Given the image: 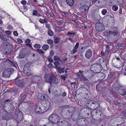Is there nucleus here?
<instances>
[{
    "label": "nucleus",
    "instance_id": "nucleus-34",
    "mask_svg": "<svg viewBox=\"0 0 126 126\" xmlns=\"http://www.w3.org/2000/svg\"><path fill=\"white\" fill-rule=\"evenodd\" d=\"M76 32H68L67 34L70 36V37H73L74 35H76Z\"/></svg>",
    "mask_w": 126,
    "mask_h": 126
},
{
    "label": "nucleus",
    "instance_id": "nucleus-61",
    "mask_svg": "<svg viewBox=\"0 0 126 126\" xmlns=\"http://www.w3.org/2000/svg\"><path fill=\"white\" fill-rule=\"evenodd\" d=\"M11 31H5V33L8 35L10 34H11Z\"/></svg>",
    "mask_w": 126,
    "mask_h": 126
},
{
    "label": "nucleus",
    "instance_id": "nucleus-21",
    "mask_svg": "<svg viewBox=\"0 0 126 126\" xmlns=\"http://www.w3.org/2000/svg\"><path fill=\"white\" fill-rule=\"evenodd\" d=\"M26 65L24 66L23 71L24 73L28 76H29L32 74L31 71L28 68L26 67Z\"/></svg>",
    "mask_w": 126,
    "mask_h": 126
},
{
    "label": "nucleus",
    "instance_id": "nucleus-5",
    "mask_svg": "<svg viewBox=\"0 0 126 126\" xmlns=\"http://www.w3.org/2000/svg\"><path fill=\"white\" fill-rule=\"evenodd\" d=\"M3 53L6 55H8L10 53L13 49V45L8 43H4L3 44Z\"/></svg>",
    "mask_w": 126,
    "mask_h": 126
},
{
    "label": "nucleus",
    "instance_id": "nucleus-55",
    "mask_svg": "<svg viewBox=\"0 0 126 126\" xmlns=\"http://www.w3.org/2000/svg\"><path fill=\"white\" fill-rule=\"evenodd\" d=\"M82 79L85 81L88 80L87 79H86L84 76H83V77H81V79Z\"/></svg>",
    "mask_w": 126,
    "mask_h": 126
},
{
    "label": "nucleus",
    "instance_id": "nucleus-64",
    "mask_svg": "<svg viewBox=\"0 0 126 126\" xmlns=\"http://www.w3.org/2000/svg\"><path fill=\"white\" fill-rule=\"evenodd\" d=\"M31 57H34L35 56V54L33 53H31L29 54V55Z\"/></svg>",
    "mask_w": 126,
    "mask_h": 126
},
{
    "label": "nucleus",
    "instance_id": "nucleus-49",
    "mask_svg": "<svg viewBox=\"0 0 126 126\" xmlns=\"http://www.w3.org/2000/svg\"><path fill=\"white\" fill-rule=\"evenodd\" d=\"M26 97V95H24L23 96H22V98L20 99L19 100V101L20 103H21V102H22L25 99V98Z\"/></svg>",
    "mask_w": 126,
    "mask_h": 126
},
{
    "label": "nucleus",
    "instance_id": "nucleus-14",
    "mask_svg": "<svg viewBox=\"0 0 126 126\" xmlns=\"http://www.w3.org/2000/svg\"><path fill=\"white\" fill-rule=\"evenodd\" d=\"M115 89L119 94L122 96L126 95V91L124 89H121V87H116Z\"/></svg>",
    "mask_w": 126,
    "mask_h": 126
},
{
    "label": "nucleus",
    "instance_id": "nucleus-42",
    "mask_svg": "<svg viewBox=\"0 0 126 126\" xmlns=\"http://www.w3.org/2000/svg\"><path fill=\"white\" fill-rule=\"evenodd\" d=\"M107 13V10L106 9H104L101 11V13L102 15H105Z\"/></svg>",
    "mask_w": 126,
    "mask_h": 126
},
{
    "label": "nucleus",
    "instance_id": "nucleus-45",
    "mask_svg": "<svg viewBox=\"0 0 126 126\" xmlns=\"http://www.w3.org/2000/svg\"><path fill=\"white\" fill-rule=\"evenodd\" d=\"M32 14L34 16H37L38 15L37 11L36 10H33L32 11Z\"/></svg>",
    "mask_w": 126,
    "mask_h": 126
},
{
    "label": "nucleus",
    "instance_id": "nucleus-29",
    "mask_svg": "<svg viewBox=\"0 0 126 126\" xmlns=\"http://www.w3.org/2000/svg\"><path fill=\"white\" fill-rule=\"evenodd\" d=\"M0 38L1 40L4 41H7L8 40L6 36L3 34H0Z\"/></svg>",
    "mask_w": 126,
    "mask_h": 126
},
{
    "label": "nucleus",
    "instance_id": "nucleus-31",
    "mask_svg": "<svg viewBox=\"0 0 126 126\" xmlns=\"http://www.w3.org/2000/svg\"><path fill=\"white\" fill-rule=\"evenodd\" d=\"M39 21L41 23L44 24V23H46L47 22V21L46 18H45L44 19H39Z\"/></svg>",
    "mask_w": 126,
    "mask_h": 126
},
{
    "label": "nucleus",
    "instance_id": "nucleus-17",
    "mask_svg": "<svg viewBox=\"0 0 126 126\" xmlns=\"http://www.w3.org/2000/svg\"><path fill=\"white\" fill-rule=\"evenodd\" d=\"M100 68V65L99 64L95 63L91 66L90 68L91 70L96 71L97 72V71Z\"/></svg>",
    "mask_w": 126,
    "mask_h": 126
},
{
    "label": "nucleus",
    "instance_id": "nucleus-3",
    "mask_svg": "<svg viewBox=\"0 0 126 126\" xmlns=\"http://www.w3.org/2000/svg\"><path fill=\"white\" fill-rule=\"evenodd\" d=\"M47 77L45 78V81L51 84L52 83L55 84H58L60 82V80L57 79L56 76L53 75H47Z\"/></svg>",
    "mask_w": 126,
    "mask_h": 126
},
{
    "label": "nucleus",
    "instance_id": "nucleus-23",
    "mask_svg": "<svg viewBox=\"0 0 126 126\" xmlns=\"http://www.w3.org/2000/svg\"><path fill=\"white\" fill-rule=\"evenodd\" d=\"M89 7L88 6L84 5L82 6L80 9L82 12H86L87 11L88 12L89 9Z\"/></svg>",
    "mask_w": 126,
    "mask_h": 126
},
{
    "label": "nucleus",
    "instance_id": "nucleus-43",
    "mask_svg": "<svg viewBox=\"0 0 126 126\" xmlns=\"http://www.w3.org/2000/svg\"><path fill=\"white\" fill-rule=\"evenodd\" d=\"M36 51L38 52L39 54H43L44 53V52L42 49H37L36 50Z\"/></svg>",
    "mask_w": 126,
    "mask_h": 126
},
{
    "label": "nucleus",
    "instance_id": "nucleus-44",
    "mask_svg": "<svg viewBox=\"0 0 126 126\" xmlns=\"http://www.w3.org/2000/svg\"><path fill=\"white\" fill-rule=\"evenodd\" d=\"M47 43L49 44H52L53 43V41L51 39H47Z\"/></svg>",
    "mask_w": 126,
    "mask_h": 126
},
{
    "label": "nucleus",
    "instance_id": "nucleus-4",
    "mask_svg": "<svg viewBox=\"0 0 126 126\" xmlns=\"http://www.w3.org/2000/svg\"><path fill=\"white\" fill-rule=\"evenodd\" d=\"M91 115L93 118L97 120L102 119L103 116V114L102 112L99 110H94L92 111Z\"/></svg>",
    "mask_w": 126,
    "mask_h": 126
},
{
    "label": "nucleus",
    "instance_id": "nucleus-2",
    "mask_svg": "<svg viewBox=\"0 0 126 126\" xmlns=\"http://www.w3.org/2000/svg\"><path fill=\"white\" fill-rule=\"evenodd\" d=\"M43 106H37L35 109V111L37 113L41 114L47 111L49 108L50 105L49 102L47 101L45 102Z\"/></svg>",
    "mask_w": 126,
    "mask_h": 126
},
{
    "label": "nucleus",
    "instance_id": "nucleus-25",
    "mask_svg": "<svg viewBox=\"0 0 126 126\" xmlns=\"http://www.w3.org/2000/svg\"><path fill=\"white\" fill-rule=\"evenodd\" d=\"M83 71L79 70L78 73H76V75L79 79H80L84 76L83 74Z\"/></svg>",
    "mask_w": 126,
    "mask_h": 126
},
{
    "label": "nucleus",
    "instance_id": "nucleus-52",
    "mask_svg": "<svg viewBox=\"0 0 126 126\" xmlns=\"http://www.w3.org/2000/svg\"><path fill=\"white\" fill-rule=\"evenodd\" d=\"M56 22L57 23V24L59 26L63 24L62 22L58 20H57Z\"/></svg>",
    "mask_w": 126,
    "mask_h": 126
},
{
    "label": "nucleus",
    "instance_id": "nucleus-20",
    "mask_svg": "<svg viewBox=\"0 0 126 126\" xmlns=\"http://www.w3.org/2000/svg\"><path fill=\"white\" fill-rule=\"evenodd\" d=\"M23 93H25V95H26L28 97L32 95V92L30 89H29L27 87H26L24 90Z\"/></svg>",
    "mask_w": 126,
    "mask_h": 126
},
{
    "label": "nucleus",
    "instance_id": "nucleus-46",
    "mask_svg": "<svg viewBox=\"0 0 126 126\" xmlns=\"http://www.w3.org/2000/svg\"><path fill=\"white\" fill-rule=\"evenodd\" d=\"M10 107L11 109V111H13V110L15 108V107L13 105L12 103H11L10 105Z\"/></svg>",
    "mask_w": 126,
    "mask_h": 126
},
{
    "label": "nucleus",
    "instance_id": "nucleus-36",
    "mask_svg": "<svg viewBox=\"0 0 126 126\" xmlns=\"http://www.w3.org/2000/svg\"><path fill=\"white\" fill-rule=\"evenodd\" d=\"M54 64L55 66V68L56 69L58 68L59 67L58 66H59L60 65V63L58 61H56L54 63Z\"/></svg>",
    "mask_w": 126,
    "mask_h": 126
},
{
    "label": "nucleus",
    "instance_id": "nucleus-26",
    "mask_svg": "<svg viewBox=\"0 0 126 126\" xmlns=\"http://www.w3.org/2000/svg\"><path fill=\"white\" fill-rule=\"evenodd\" d=\"M93 103V101H88L86 102L85 104V105L89 108H91L92 104Z\"/></svg>",
    "mask_w": 126,
    "mask_h": 126
},
{
    "label": "nucleus",
    "instance_id": "nucleus-24",
    "mask_svg": "<svg viewBox=\"0 0 126 126\" xmlns=\"http://www.w3.org/2000/svg\"><path fill=\"white\" fill-rule=\"evenodd\" d=\"M7 61L12 66H17L18 65L17 63L14 61H12L8 59L7 60Z\"/></svg>",
    "mask_w": 126,
    "mask_h": 126
},
{
    "label": "nucleus",
    "instance_id": "nucleus-27",
    "mask_svg": "<svg viewBox=\"0 0 126 126\" xmlns=\"http://www.w3.org/2000/svg\"><path fill=\"white\" fill-rule=\"evenodd\" d=\"M65 67H63L62 68L61 66H60L57 69L58 71L60 74H61L62 73H64L65 71Z\"/></svg>",
    "mask_w": 126,
    "mask_h": 126
},
{
    "label": "nucleus",
    "instance_id": "nucleus-56",
    "mask_svg": "<svg viewBox=\"0 0 126 126\" xmlns=\"http://www.w3.org/2000/svg\"><path fill=\"white\" fill-rule=\"evenodd\" d=\"M13 34L15 36H17L18 35V33L16 31H15L13 32Z\"/></svg>",
    "mask_w": 126,
    "mask_h": 126
},
{
    "label": "nucleus",
    "instance_id": "nucleus-59",
    "mask_svg": "<svg viewBox=\"0 0 126 126\" xmlns=\"http://www.w3.org/2000/svg\"><path fill=\"white\" fill-rule=\"evenodd\" d=\"M11 101V100L10 99H6L5 100L4 102H9Z\"/></svg>",
    "mask_w": 126,
    "mask_h": 126
},
{
    "label": "nucleus",
    "instance_id": "nucleus-9",
    "mask_svg": "<svg viewBox=\"0 0 126 126\" xmlns=\"http://www.w3.org/2000/svg\"><path fill=\"white\" fill-rule=\"evenodd\" d=\"M96 30L98 31H101L105 30V28L103 24L101 22L98 21L97 22L95 25Z\"/></svg>",
    "mask_w": 126,
    "mask_h": 126
},
{
    "label": "nucleus",
    "instance_id": "nucleus-33",
    "mask_svg": "<svg viewBox=\"0 0 126 126\" xmlns=\"http://www.w3.org/2000/svg\"><path fill=\"white\" fill-rule=\"evenodd\" d=\"M118 8V6L116 4L114 5L112 7V10L115 11H117Z\"/></svg>",
    "mask_w": 126,
    "mask_h": 126
},
{
    "label": "nucleus",
    "instance_id": "nucleus-15",
    "mask_svg": "<svg viewBox=\"0 0 126 126\" xmlns=\"http://www.w3.org/2000/svg\"><path fill=\"white\" fill-rule=\"evenodd\" d=\"M0 115L2 120H5L9 118L8 114L6 110H4L1 112Z\"/></svg>",
    "mask_w": 126,
    "mask_h": 126
},
{
    "label": "nucleus",
    "instance_id": "nucleus-62",
    "mask_svg": "<svg viewBox=\"0 0 126 126\" xmlns=\"http://www.w3.org/2000/svg\"><path fill=\"white\" fill-rule=\"evenodd\" d=\"M46 27L48 29H49L50 28V27L49 24H48L47 23H46Z\"/></svg>",
    "mask_w": 126,
    "mask_h": 126
},
{
    "label": "nucleus",
    "instance_id": "nucleus-1",
    "mask_svg": "<svg viewBox=\"0 0 126 126\" xmlns=\"http://www.w3.org/2000/svg\"><path fill=\"white\" fill-rule=\"evenodd\" d=\"M75 110V108L73 107H66L62 110L61 113L64 117L69 118L71 117L72 119L75 121L77 118V116L74 114Z\"/></svg>",
    "mask_w": 126,
    "mask_h": 126
},
{
    "label": "nucleus",
    "instance_id": "nucleus-41",
    "mask_svg": "<svg viewBox=\"0 0 126 126\" xmlns=\"http://www.w3.org/2000/svg\"><path fill=\"white\" fill-rule=\"evenodd\" d=\"M54 60L55 61H60V58L57 56H55L54 57Z\"/></svg>",
    "mask_w": 126,
    "mask_h": 126
},
{
    "label": "nucleus",
    "instance_id": "nucleus-28",
    "mask_svg": "<svg viewBox=\"0 0 126 126\" xmlns=\"http://www.w3.org/2000/svg\"><path fill=\"white\" fill-rule=\"evenodd\" d=\"M26 56V55L24 54L23 50H21L20 51V53L18 56V57L20 58H24Z\"/></svg>",
    "mask_w": 126,
    "mask_h": 126
},
{
    "label": "nucleus",
    "instance_id": "nucleus-38",
    "mask_svg": "<svg viewBox=\"0 0 126 126\" xmlns=\"http://www.w3.org/2000/svg\"><path fill=\"white\" fill-rule=\"evenodd\" d=\"M34 47L35 49H39L41 48V46L38 44H35L34 45Z\"/></svg>",
    "mask_w": 126,
    "mask_h": 126
},
{
    "label": "nucleus",
    "instance_id": "nucleus-39",
    "mask_svg": "<svg viewBox=\"0 0 126 126\" xmlns=\"http://www.w3.org/2000/svg\"><path fill=\"white\" fill-rule=\"evenodd\" d=\"M71 125L70 123H69L66 121H64L63 126H71Z\"/></svg>",
    "mask_w": 126,
    "mask_h": 126
},
{
    "label": "nucleus",
    "instance_id": "nucleus-63",
    "mask_svg": "<svg viewBox=\"0 0 126 126\" xmlns=\"http://www.w3.org/2000/svg\"><path fill=\"white\" fill-rule=\"evenodd\" d=\"M123 114L124 116L126 117V111H123Z\"/></svg>",
    "mask_w": 126,
    "mask_h": 126
},
{
    "label": "nucleus",
    "instance_id": "nucleus-47",
    "mask_svg": "<svg viewBox=\"0 0 126 126\" xmlns=\"http://www.w3.org/2000/svg\"><path fill=\"white\" fill-rule=\"evenodd\" d=\"M114 2L113 0H110V1L109 4L110 6H112L114 5Z\"/></svg>",
    "mask_w": 126,
    "mask_h": 126
},
{
    "label": "nucleus",
    "instance_id": "nucleus-37",
    "mask_svg": "<svg viewBox=\"0 0 126 126\" xmlns=\"http://www.w3.org/2000/svg\"><path fill=\"white\" fill-rule=\"evenodd\" d=\"M117 46L119 48L121 49L123 48L125 46V45L124 44L120 43H118L117 44Z\"/></svg>",
    "mask_w": 126,
    "mask_h": 126
},
{
    "label": "nucleus",
    "instance_id": "nucleus-19",
    "mask_svg": "<svg viewBox=\"0 0 126 126\" xmlns=\"http://www.w3.org/2000/svg\"><path fill=\"white\" fill-rule=\"evenodd\" d=\"M100 106L99 104L98 103L93 101V103L92 104V108H94V110L97 109V110H99L100 108Z\"/></svg>",
    "mask_w": 126,
    "mask_h": 126
},
{
    "label": "nucleus",
    "instance_id": "nucleus-16",
    "mask_svg": "<svg viewBox=\"0 0 126 126\" xmlns=\"http://www.w3.org/2000/svg\"><path fill=\"white\" fill-rule=\"evenodd\" d=\"M105 0H98L95 3V5L98 7H102L105 3Z\"/></svg>",
    "mask_w": 126,
    "mask_h": 126
},
{
    "label": "nucleus",
    "instance_id": "nucleus-50",
    "mask_svg": "<svg viewBox=\"0 0 126 126\" xmlns=\"http://www.w3.org/2000/svg\"><path fill=\"white\" fill-rule=\"evenodd\" d=\"M54 53L53 51V50H51L50 51V54L49 56L52 57L54 55Z\"/></svg>",
    "mask_w": 126,
    "mask_h": 126
},
{
    "label": "nucleus",
    "instance_id": "nucleus-30",
    "mask_svg": "<svg viewBox=\"0 0 126 126\" xmlns=\"http://www.w3.org/2000/svg\"><path fill=\"white\" fill-rule=\"evenodd\" d=\"M67 4L70 6H73L74 4V0H66Z\"/></svg>",
    "mask_w": 126,
    "mask_h": 126
},
{
    "label": "nucleus",
    "instance_id": "nucleus-22",
    "mask_svg": "<svg viewBox=\"0 0 126 126\" xmlns=\"http://www.w3.org/2000/svg\"><path fill=\"white\" fill-rule=\"evenodd\" d=\"M79 43L78 42H77L75 47L73 48V50L71 52V54H73L77 52V49L79 47Z\"/></svg>",
    "mask_w": 126,
    "mask_h": 126
},
{
    "label": "nucleus",
    "instance_id": "nucleus-57",
    "mask_svg": "<svg viewBox=\"0 0 126 126\" xmlns=\"http://www.w3.org/2000/svg\"><path fill=\"white\" fill-rule=\"evenodd\" d=\"M56 29L58 31H60L62 30V28H60L58 27H57Z\"/></svg>",
    "mask_w": 126,
    "mask_h": 126
},
{
    "label": "nucleus",
    "instance_id": "nucleus-6",
    "mask_svg": "<svg viewBox=\"0 0 126 126\" xmlns=\"http://www.w3.org/2000/svg\"><path fill=\"white\" fill-rule=\"evenodd\" d=\"M48 119L51 123L57 124L59 121L60 118L58 115L52 114L49 116Z\"/></svg>",
    "mask_w": 126,
    "mask_h": 126
},
{
    "label": "nucleus",
    "instance_id": "nucleus-35",
    "mask_svg": "<svg viewBox=\"0 0 126 126\" xmlns=\"http://www.w3.org/2000/svg\"><path fill=\"white\" fill-rule=\"evenodd\" d=\"M48 35L50 36H52L54 34L53 32L50 29H49L47 32Z\"/></svg>",
    "mask_w": 126,
    "mask_h": 126
},
{
    "label": "nucleus",
    "instance_id": "nucleus-60",
    "mask_svg": "<svg viewBox=\"0 0 126 126\" xmlns=\"http://www.w3.org/2000/svg\"><path fill=\"white\" fill-rule=\"evenodd\" d=\"M17 41L19 43H22L23 41L22 40L20 39H17Z\"/></svg>",
    "mask_w": 126,
    "mask_h": 126
},
{
    "label": "nucleus",
    "instance_id": "nucleus-51",
    "mask_svg": "<svg viewBox=\"0 0 126 126\" xmlns=\"http://www.w3.org/2000/svg\"><path fill=\"white\" fill-rule=\"evenodd\" d=\"M47 97V96L45 94H43L42 95L41 97L43 98V99L45 100H46V98Z\"/></svg>",
    "mask_w": 126,
    "mask_h": 126
},
{
    "label": "nucleus",
    "instance_id": "nucleus-12",
    "mask_svg": "<svg viewBox=\"0 0 126 126\" xmlns=\"http://www.w3.org/2000/svg\"><path fill=\"white\" fill-rule=\"evenodd\" d=\"M109 33L110 35H113V36L117 37L119 35V32L117 29L114 28V29L109 32Z\"/></svg>",
    "mask_w": 126,
    "mask_h": 126
},
{
    "label": "nucleus",
    "instance_id": "nucleus-8",
    "mask_svg": "<svg viewBox=\"0 0 126 126\" xmlns=\"http://www.w3.org/2000/svg\"><path fill=\"white\" fill-rule=\"evenodd\" d=\"M88 124V121L83 118L79 119L77 121V124L79 126H87Z\"/></svg>",
    "mask_w": 126,
    "mask_h": 126
},
{
    "label": "nucleus",
    "instance_id": "nucleus-11",
    "mask_svg": "<svg viewBox=\"0 0 126 126\" xmlns=\"http://www.w3.org/2000/svg\"><path fill=\"white\" fill-rule=\"evenodd\" d=\"M91 110L89 108H85L83 112V114L88 118H89L92 116L91 113H92Z\"/></svg>",
    "mask_w": 126,
    "mask_h": 126
},
{
    "label": "nucleus",
    "instance_id": "nucleus-53",
    "mask_svg": "<svg viewBox=\"0 0 126 126\" xmlns=\"http://www.w3.org/2000/svg\"><path fill=\"white\" fill-rule=\"evenodd\" d=\"M39 78L38 77L36 76H34L33 77V80L35 81H37V79L38 80V78Z\"/></svg>",
    "mask_w": 126,
    "mask_h": 126
},
{
    "label": "nucleus",
    "instance_id": "nucleus-18",
    "mask_svg": "<svg viewBox=\"0 0 126 126\" xmlns=\"http://www.w3.org/2000/svg\"><path fill=\"white\" fill-rule=\"evenodd\" d=\"M16 121L17 123H19L23 119V113L21 111H19L17 114Z\"/></svg>",
    "mask_w": 126,
    "mask_h": 126
},
{
    "label": "nucleus",
    "instance_id": "nucleus-32",
    "mask_svg": "<svg viewBox=\"0 0 126 126\" xmlns=\"http://www.w3.org/2000/svg\"><path fill=\"white\" fill-rule=\"evenodd\" d=\"M49 48V46L47 44L44 45L42 47V48L45 51L47 50Z\"/></svg>",
    "mask_w": 126,
    "mask_h": 126
},
{
    "label": "nucleus",
    "instance_id": "nucleus-7",
    "mask_svg": "<svg viewBox=\"0 0 126 126\" xmlns=\"http://www.w3.org/2000/svg\"><path fill=\"white\" fill-rule=\"evenodd\" d=\"M14 72V70L13 68H10L4 70L3 72L2 76L3 77H9L11 74Z\"/></svg>",
    "mask_w": 126,
    "mask_h": 126
},
{
    "label": "nucleus",
    "instance_id": "nucleus-40",
    "mask_svg": "<svg viewBox=\"0 0 126 126\" xmlns=\"http://www.w3.org/2000/svg\"><path fill=\"white\" fill-rule=\"evenodd\" d=\"M60 39L59 38L57 37L54 39V42L55 43H58L59 42Z\"/></svg>",
    "mask_w": 126,
    "mask_h": 126
},
{
    "label": "nucleus",
    "instance_id": "nucleus-13",
    "mask_svg": "<svg viewBox=\"0 0 126 126\" xmlns=\"http://www.w3.org/2000/svg\"><path fill=\"white\" fill-rule=\"evenodd\" d=\"M93 51L91 49H88L86 51L85 57L87 59H90L92 57Z\"/></svg>",
    "mask_w": 126,
    "mask_h": 126
},
{
    "label": "nucleus",
    "instance_id": "nucleus-54",
    "mask_svg": "<svg viewBox=\"0 0 126 126\" xmlns=\"http://www.w3.org/2000/svg\"><path fill=\"white\" fill-rule=\"evenodd\" d=\"M31 42V40L29 39H27L25 40V42L27 44V45L29 44Z\"/></svg>",
    "mask_w": 126,
    "mask_h": 126
},
{
    "label": "nucleus",
    "instance_id": "nucleus-10",
    "mask_svg": "<svg viewBox=\"0 0 126 126\" xmlns=\"http://www.w3.org/2000/svg\"><path fill=\"white\" fill-rule=\"evenodd\" d=\"M15 81L16 85L18 87L22 88H24L25 87V84L22 80L17 79Z\"/></svg>",
    "mask_w": 126,
    "mask_h": 126
},
{
    "label": "nucleus",
    "instance_id": "nucleus-58",
    "mask_svg": "<svg viewBox=\"0 0 126 126\" xmlns=\"http://www.w3.org/2000/svg\"><path fill=\"white\" fill-rule=\"evenodd\" d=\"M21 3L23 5H24L26 4L27 3L26 1L25 0H22L21 2Z\"/></svg>",
    "mask_w": 126,
    "mask_h": 126
},
{
    "label": "nucleus",
    "instance_id": "nucleus-48",
    "mask_svg": "<svg viewBox=\"0 0 126 126\" xmlns=\"http://www.w3.org/2000/svg\"><path fill=\"white\" fill-rule=\"evenodd\" d=\"M51 57L50 56L47 57V60L50 63H52L53 62V60L51 59Z\"/></svg>",
    "mask_w": 126,
    "mask_h": 126
}]
</instances>
